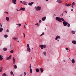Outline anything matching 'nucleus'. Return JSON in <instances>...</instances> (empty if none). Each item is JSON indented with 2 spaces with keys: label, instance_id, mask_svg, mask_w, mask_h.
<instances>
[{
  "label": "nucleus",
  "instance_id": "nucleus-45",
  "mask_svg": "<svg viewBox=\"0 0 76 76\" xmlns=\"http://www.w3.org/2000/svg\"><path fill=\"white\" fill-rule=\"evenodd\" d=\"M5 13H7V14H8V12H4Z\"/></svg>",
  "mask_w": 76,
  "mask_h": 76
},
{
  "label": "nucleus",
  "instance_id": "nucleus-50",
  "mask_svg": "<svg viewBox=\"0 0 76 76\" xmlns=\"http://www.w3.org/2000/svg\"><path fill=\"white\" fill-rule=\"evenodd\" d=\"M71 10L72 12H73V9H72Z\"/></svg>",
  "mask_w": 76,
  "mask_h": 76
},
{
  "label": "nucleus",
  "instance_id": "nucleus-2",
  "mask_svg": "<svg viewBox=\"0 0 76 76\" xmlns=\"http://www.w3.org/2000/svg\"><path fill=\"white\" fill-rule=\"evenodd\" d=\"M56 20H58V21H59L60 22H61L62 21H61V18L58 17H56Z\"/></svg>",
  "mask_w": 76,
  "mask_h": 76
},
{
  "label": "nucleus",
  "instance_id": "nucleus-64",
  "mask_svg": "<svg viewBox=\"0 0 76 76\" xmlns=\"http://www.w3.org/2000/svg\"><path fill=\"white\" fill-rule=\"evenodd\" d=\"M31 60H32V57H31Z\"/></svg>",
  "mask_w": 76,
  "mask_h": 76
},
{
  "label": "nucleus",
  "instance_id": "nucleus-40",
  "mask_svg": "<svg viewBox=\"0 0 76 76\" xmlns=\"http://www.w3.org/2000/svg\"><path fill=\"white\" fill-rule=\"evenodd\" d=\"M65 49L66 50H67V51H69V48H65Z\"/></svg>",
  "mask_w": 76,
  "mask_h": 76
},
{
  "label": "nucleus",
  "instance_id": "nucleus-31",
  "mask_svg": "<svg viewBox=\"0 0 76 76\" xmlns=\"http://www.w3.org/2000/svg\"><path fill=\"white\" fill-rule=\"evenodd\" d=\"M61 21L62 20L63 22H64L65 21V20H64V19L63 18H61Z\"/></svg>",
  "mask_w": 76,
  "mask_h": 76
},
{
  "label": "nucleus",
  "instance_id": "nucleus-19",
  "mask_svg": "<svg viewBox=\"0 0 76 76\" xmlns=\"http://www.w3.org/2000/svg\"><path fill=\"white\" fill-rule=\"evenodd\" d=\"M6 19L7 22H9V18L8 17H6Z\"/></svg>",
  "mask_w": 76,
  "mask_h": 76
},
{
  "label": "nucleus",
  "instance_id": "nucleus-32",
  "mask_svg": "<svg viewBox=\"0 0 76 76\" xmlns=\"http://www.w3.org/2000/svg\"><path fill=\"white\" fill-rule=\"evenodd\" d=\"M67 26L68 27H70V24L68 23L67 24Z\"/></svg>",
  "mask_w": 76,
  "mask_h": 76
},
{
  "label": "nucleus",
  "instance_id": "nucleus-42",
  "mask_svg": "<svg viewBox=\"0 0 76 76\" xmlns=\"http://www.w3.org/2000/svg\"><path fill=\"white\" fill-rule=\"evenodd\" d=\"M6 32H9V31L8 29H7L6 31Z\"/></svg>",
  "mask_w": 76,
  "mask_h": 76
},
{
  "label": "nucleus",
  "instance_id": "nucleus-48",
  "mask_svg": "<svg viewBox=\"0 0 76 76\" xmlns=\"http://www.w3.org/2000/svg\"><path fill=\"white\" fill-rule=\"evenodd\" d=\"M31 4H34V2H31Z\"/></svg>",
  "mask_w": 76,
  "mask_h": 76
},
{
  "label": "nucleus",
  "instance_id": "nucleus-53",
  "mask_svg": "<svg viewBox=\"0 0 76 76\" xmlns=\"http://www.w3.org/2000/svg\"><path fill=\"white\" fill-rule=\"evenodd\" d=\"M24 27L25 28H26V26L25 25H24Z\"/></svg>",
  "mask_w": 76,
  "mask_h": 76
},
{
  "label": "nucleus",
  "instance_id": "nucleus-62",
  "mask_svg": "<svg viewBox=\"0 0 76 76\" xmlns=\"http://www.w3.org/2000/svg\"><path fill=\"white\" fill-rule=\"evenodd\" d=\"M45 30H47V29H46V28H45Z\"/></svg>",
  "mask_w": 76,
  "mask_h": 76
},
{
  "label": "nucleus",
  "instance_id": "nucleus-44",
  "mask_svg": "<svg viewBox=\"0 0 76 76\" xmlns=\"http://www.w3.org/2000/svg\"><path fill=\"white\" fill-rule=\"evenodd\" d=\"M24 75H26V73L24 72Z\"/></svg>",
  "mask_w": 76,
  "mask_h": 76
},
{
  "label": "nucleus",
  "instance_id": "nucleus-3",
  "mask_svg": "<svg viewBox=\"0 0 76 76\" xmlns=\"http://www.w3.org/2000/svg\"><path fill=\"white\" fill-rule=\"evenodd\" d=\"M37 11H38V10H41V7L38 6L37 8L35 7Z\"/></svg>",
  "mask_w": 76,
  "mask_h": 76
},
{
  "label": "nucleus",
  "instance_id": "nucleus-30",
  "mask_svg": "<svg viewBox=\"0 0 76 76\" xmlns=\"http://www.w3.org/2000/svg\"><path fill=\"white\" fill-rule=\"evenodd\" d=\"M2 76H7V75H6V73H4L2 74Z\"/></svg>",
  "mask_w": 76,
  "mask_h": 76
},
{
  "label": "nucleus",
  "instance_id": "nucleus-35",
  "mask_svg": "<svg viewBox=\"0 0 76 76\" xmlns=\"http://www.w3.org/2000/svg\"><path fill=\"white\" fill-rule=\"evenodd\" d=\"M11 74L12 75H13V76H14V75H13V72L12 71H11L10 72Z\"/></svg>",
  "mask_w": 76,
  "mask_h": 76
},
{
  "label": "nucleus",
  "instance_id": "nucleus-14",
  "mask_svg": "<svg viewBox=\"0 0 76 76\" xmlns=\"http://www.w3.org/2000/svg\"><path fill=\"white\" fill-rule=\"evenodd\" d=\"M27 3L25 1H23L22 2V4H24V5H27V4H26Z\"/></svg>",
  "mask_w": 76,
  "mask_h": 76
},
{
  "label": "nucleus",
  "instance_id": "nucleus-43",
  "mask_svg": "<svg viewBox=\"0 0 76 76\" xmlns=\"http://www.w3.org/2000/svg\"><path fill=\"white\" fill-rule=\"evenodd\" d=\"M0 26L1 28H2L3 27V26H2V25H1V23L0 24Z\"/></svg>",
  "mask_w": 76,
  "mask_h": 76
},
{
  "label": "nucleus",
  "instance_id": "nucleus-37",
  "mask_svg": "<svg viewBox=\"0 0 76 76\" xmlns=\"http://www.w3.org/2000/svg\"><path fill=\"white\" fill-rule=\"evenodd\" d=\"M17 25H18L19 27H20V26H21V25H22L20 23L18 24H17Z\"/></svg>",
  "mask_w": 76,
  "mask_h": 76
},
{
  "label": "nucleus",
  "instance_id": "nucleus-34",
  "mask_svg": "<svg viewBox=\"0 0 76 76\" xmlns=\"http://www.w3.org/2000/svg\"><path fill=\"white\" fill-rule=\"evenodd\" d=\"M75 2H73L72 4V6H75Z\"/></svg>",
  "mask_w": 76,
  "mask_h": 76
},
{
  "label": "nucleus",
  "instance_id": "nucleus-55",
  "mask_svg": "<svg viewBox=\"0 0 76 76\" xmlns=\"http://www.w3.org/2000/svg\"><path fill=\"white\" fill-rule=\"evenodd\" d=\"M64 62H66V61L64 60Z\"/></svg>",
  "mask_w": 76,
  "mask_h": 76
},
{
  "label": "nucleus",
  "instance_id": "nucleus-56",
  "mask_svg": "<svg viewBox=\"0 0 76 76\" xmlns=\"http://www.w3.org/2000/svg\"><path fill=\"white\" fill-rule=\"evenodd\" d=\"M46 1H48V0H46Z\"/></svg>",
  "mask_w": 76,
  "mask_h": 76
},
{
  "label": "nucleus",
  "instance_id": "nucleus-8",
  "mask_svg": "<svg viewBox=\"0 0 76 76\" xmlns=\"http://www.w3.org/2000/svg\"><path fill=\"white\" fill-rule=\"evenodd\" d=\"M56 2H58V3H59L61 4L62 3H63V1L61 0H57Z\"/></svg>",
  "mask_w": 76,
  "mask_h": 76
},
{
  "label": "nucleus",
  "instance_id": "nucleus-39",
  "mask_svg": "<svg viewBox=\"0 0 76 76\" xmlns=\"http://www.w3.org/2000/svg\"><path fill=\"white\" fill-rule=\"evenodd\" d=\"M28 4L29 5V6H32V4H31V3H28Z\"/></svg>",
  "mask_w": 76,
  "mask_h": 76
},
{
  "label": "nucleus",
  "instance_id": "nucleus-33",
  "mask_svg": "<svg viewBox=\"0 0 76 76\" xmlns=\"http://www.w3.org/2000/svg\"><path fill=\"white\" fill-rule=\"evenodd\" d=\"M4 37L5 38H7V37H8V36L6 34L4 36Z\"/></svg>",
  "mask_w": 76,
  "mask_h": 76
},
{
  "label": "nucleus",
  "instance_id": "nucleus-17",
  "mask_svg": "<svg viewBox=\"0 0 76 76\" xmlns=\"http://www.w3.org/2000/svg\"><path fill=\"white\" fill-rule=\"evenodd\" d=\"M40 70L41 73H43L44 72V70H43V68H40Z\"/></svg>",
  "mask_w": 76,
  "mask_h": 76
},
{
  "label": "nucleus",
  "instance_id": "nucleus-25",
  "mask_svg": "<svg viewBox=\"0 0 76 76\" xmlns=\"http://www.w3.org/2000/svg\"><path fill=\"white\" fill-rule=\"evenodd\" d=\"M47 47V45H43V48H45Z\"/></svg>",
  "mask_w": 76,
  "mask_h": 76
},
{
  "label": "nucleus",
  "instance_id": "nucleus-52",
  "mask_svg": "<svg viewBox=\"0 0 76 76\" xmlns=\"http://www.w3.org/2000/svg\"><path fill=\"white\" fill-rule=\"evenodd\" d=\"M64 12H65V13H67V11H65Z\"/></svg>",
  "mask_w": 76,
  "mask_h": 76
},
{
  "label": "nucleus",
  "instance_id": "nucleus-9",
  "mask_svg": "<svg viewBox=\"0 0 76 76\" xmlns=\"http://www.w3.org/2000/svg\"><path fill=\"white\" fill-rule=\"evenodd\" d=\"M13 59V63L14 64H15L16 63V61H15V58L14 57H13L12 58Z\"/></svg>",
  "mask_w": 76,
  "mask_h": 76
},
{
  "label": "nucleus",
  "instance_id": "nucleus-27",
  "mask_svg": "<svg viewBox=\"0 0 76 76\" xmlns=\"http://www.w3.org/2000/svg\"><path fill=\"white\" fill-rule=\"evenodd\" d=\"M44 35V32H42V34H41L40 35H39L40 37H41L42 36V35Z\"/></svg>",
  "mask_w": 76,
  "mask_h": 76
},
{
  "label": "nucleus",
  "instance_id": "nucleus-60",
  "mask_svg": "<svg viewBox=\"0 0 76 76\" xmlns=\"http://www.w3.org/2000/svg\"><path fill=\"white\" fill-rule=\"evenodd\" d=\"M16 10H17V11H19V10H18V9H17Z\"/></svg>",
  "mask_w": 76,
  "mask_h": 76
},
{
  "label": "nucleus",
  "instance_id": "nucleus-47",
  "mask_svg": "<svg viewBox=\"0 0 76 76\" xmlns=\"http://www.w3.org/2000/svg\"><path fill=\"white\" fill-rule=\"evenodd\" d=\"M71 7L72 8V9H74V7H73V6L72 5Z\"/></svg>",
  "mask_w": 76,
  "mask_h": 76
},
{
  "label": "nucleus",
  "instance_id": "nucleus-7",
  "mask_svg": "<svg viewBox=\"0 0 76 76\" xmlns=\"http://www.w3.org/2000/svg\"><path fill=\"white\" fill-rule=\"evenodd\" d=\"M46 19V16H45L42 18V21H45Z\"/></svg>",
  "mask_w": 76,
  "mask_h": 76
},
{
  "label": "nucleus",
  "instance_id": "nucleus-57",
  "mask_svg": "<svg viewBox=\"0 0 76 76\" xmlns=\"http://www.w3.org/2000/svg\"><path fill=\"white\" fill-rule=\"evenodd\" d=\"M22 1H20V3H22Z\"/></svg>",
  "mask_w": 76,
  "mask_h": 76
},
{
  "label": "nucleus",
  "instance_id": "nucleus-61",
  "mask_svg": "<svg viewBox=\"0 0 76 76\" xmlns=\"http://www.w3.org/2000/svg\"><path fill=\"white\" fill-rule=\"evenodd\" d=\"M69 59H70V60L71 61H72V60L70 59V58H69Z\"/></svg>",
  "mask_w": 76,
  "mask_h": 76
},
{
  "label": "nucleus",
  "instance_id": "nucleus-28",
  "mask_svg": "<svg viewBox=\"0 0 76 76\" xmlns=\"http://www.w3.org/2000/svg\"><path fill=\"white\" fill-rule=\"evenodd\" d=\"M13 66L14 67L15 69H17V66L16 65H14Z\"/></svg>",
  "mask_w": 76,
  "mask_h": 76
},
{
  "label": "nucleus",
  "instance_id": "nucleus-4",
  "mask_svg": "<svg viewBox=\"0 0 76 76\" xmlns=\"http://www.w3.org/2000/svg\"><path fill=\"white\" fill-rule=\"evenodd\" d=\"M63 24L64 26H67V24H68V23L66 21H64L63 22Z\"/></svg>",
  "mask_w": 76,
  "mask_h": 76
},
{
  "label": "nucleus",
  "instance_id": "nucleus-6",
  "mask_svg": "<svg viewBox=\"0 0 76 76\" xmlns=\"http://www.w3.org/2000/svg\"><path fill=\"white\" fill-rule=\"evenodd\" d=\"M60 37L59 36H57L55 38V40L56 41H57L58 39H60Z\"/></svg>",
  "mask_w": 76,
  "mask_h": 76
},
{
  "label": "nucleus",
  "instance_id": "nucleus-59",
  "mask_svg": "<svg viewBox=\"0 0 76 76\" xmlns=\"http://www.w3.org/2000/svg\"><path fill=\"white\" fill-rule=\"evenodd\" d=\"M63 14H64V13H62V14L63 16Z\"/></svg>",
  "mask_w": 76,
  "mask_h": 76
},
{
  "label": "nucleus",
  "instance_id": "nucleus-5",
  "mask_svg": "<svg viewBox=\"0 0 76 76\" xmlns=\"http://www.w3.org/2000/svg\"><path fill=\"white\" fill-rule=\"evenodd\" d=\"M11 58H12V55H10L9 56L6 58V60H10Z\"/></svg>",
  "mask_w": 76,
  "mask_h": 76
},
{
  "label": "nucleus",
  "instance_id": "nucleus-16",
  "mask_svg": "<svg viewBox=\"0 0 76 76\" xmlns=\"http://www.w3.org/2000/svg\"><path fill=\"white\" fill-rule=\"evenodd\" d=\"M13 39L15 41H18V37H13Z\"/></svg>",
  "mask_w": 76,
  "mask_h": 76
},
{
  "label": "nucleus",
  "instance_id": "nucleus-29",
  "mask_svg": "<svg viewBox=\"0 0 76 76\" xmlns=\"http://www.w3.org/2000/svg\"><path fill=\"white\" fill-rule=\"evenodd\" d=\"M39 69H38V68L36 69V71L37 72H39Z\"/></svg>",
  "mask_w": 76,
  "mask_h": 76
},
{
  "label": "nucleus",
  "instance_id": "nucleus-18",
  "mask_svg": "<svg viewBox=\"0 0 76 76\" xmlns=\"http://www.w3.org/2000/svg\"><path fill=\"white\" fill-rule=\"evenodd\" d=\"M3 50L4 51H6L7 50V49L6 48H3Z\"/></svg>",
  "mask_w": 76,
  "mask_h": 76
},
{
  "label": "nucleus",
  "instance_id": "nucleus-26",
  "mask_svg": "<svg viewBox=\"0 0 76 76\" xmlns=\"http://www.w3.org/2000/svg\"><path fill=\"white\" fill-rule=\"evenodd\" d=\"M76 33V31H74L73 30L72 31V33L73 34H75V33Z\"/></svg>",
  "mask_w": 76,
  "mask_h": 76
},
{
  "label": "nucleus",
  "instance_id": "nucleus-63",
  "mask_svg": "<svg viewBox=\"0 0 76 76\" xmlns=\"http://www.w3.org/2000/svg\"><path fill=\"white\" fill-rule=\"evenodd\" d=\"M19 42V41H18V42Z\"/></svg>",
  "mask_w": 76,
  "mask_h": 76
},
{
  "label": "nucleus",
  "instance_id": "nucleus-36",
  "mask_svg": "<svg viewBox=\"0 0 76 76\" xmlns=\"http://www.w3.org/2000/svg\"><path fill=\"white\" fill-rule=\"evenodd\" d=\"M30 73H32V69H30Z\"/></svg>",
  "mask_w": 76,
  "mask_h": 76
},
{
  "label": "nucleus",
  "instance_id": "nucleus-12",
  "mask_svg": "<svg viewBox=\"0 0 76 76\" xmlns=\"http://www.w3.org/2000/svg\"><path fill=\"white\" fill-rule=\"evenodd\" d=\"M39 47H40V48H41L42 50L43 49V45H40L39 46Z\"/></svg>",
  "mask_w": 76,
  "mask_h": 76
},
{
  "label": "nucleus",
  "instance_id": "nucleus-15",
  "mask_svg": "<svg viewBox=\"0 0 76 76\" xmlns=\"http://www.w3.org/2000/svg\"><path fill=\"white\" fill-rule=\"evenodd\" d=\"M2 57H3V56L0 55V61H2V60H3V58Z\"/></svg>",
  "mask_w": 76,
  "mask_h": 76
},
{
  "label": "nucleus",
  "instance_id": "nucleus-23",
  "mask_svg": "<svg viewBox=\"0 0 76 76\" xmlns=\"http://www.w3.org/2000/svg\"><path fill=\"white\" fill-rule=\"evenodd\" d=\"M20 9V10H23V11H25V7H21V9Z\"/></svg>",
  "mask_w": 76,
  "mask_h": 76
},
{
  "label": "nucleus",
  "instance_id": "nucleus-20",
  "mask_svg": "<svg viewBox=\"0 0 76 76\" xmlns=\"http://www.w3.org/2000/svg\"><path fill=\"white\" fill-rule=\"evenodd\" d=\"M71 61L73 64H74L75 63V59H72V60H71Z\"/></svg>",
  "mask_w": 76,
  "mask_h": 76
},
{
  "label": "nucleus",
  "instance_id": "nucleus-1",
  "mask_svg": "<svg viewBox=\"0 0 76 76\" xmlns=\"http://www.w3.org/2000/svg\"><path fill=\"white\" fill-rule=\"evenodd\" d=\"M27 51H28V52H30L31 48H30V47L29 46V44H27Z\"/></svg>",
  "mask_w": 76,
  "mask_h": 76
},
{
  "label": "nucleus",
  "instance_id": "nucleus-41",
  "mask_svg": "<svg viewBox=\"0 0 76 76\" xmlns=\"http://www.w3.org/2000/svg\"><path fill=\"white\" fill-rule=\"evenodd\" d=\"M29 67L30 69H32V68H31V64H30V65Z\"/></svg>",
  "mask_w": 76,
  "mask_h": 76
},
{
  "label": "nucleus",
  "instance_id": "nucleus-21",
  "mask_svg": "<svg viewBox=\"0 0 76 76\" xmlns=\"http://www.w3.org/2000/svg\"><path fill=\"white\" fill-rule=\"evenodd\" d=\"M72 44H76V41L75 40L72 41Z\"/></svg>",
  "mask_w": 76,
  "mask_h": 76
},
{
  "label": "nucleus",
  "instance_id": "nucleus-13",
  "mask_svg": "<svg viewBox=\"0 0 76 76\" xmlns=\"http://www.w3.org/2000/svg\"><path fill=\"white\" fill-rule=\"evenodd\" d=\"M12 3L13 4H16V0H12Z\"/></svg>",
  "mask_w": 76,
  "mask_h": 76
},
{
  "label": "nucleus",
  "instance_id": "nucleus-51",
  "mask_svg": "<svg viewBox=\"0 0 76 76\" xmlns=\"http://www.w3.org/2000/svg\"><path fill=\"white\" fill-rule=\"evenodd\" d=\"M60 15L61 16H63V15H62V14H61V15Z\"/></svg>",
  "mask_w": 76,
  "mask_h": 76
},
{
  "label": "nucleus",
  "instance_id": "nucleus-38",
  "mask_svg": "<svg viewBox=\"0 0 76 76\" xmlns=\"http://www.w3.org/2000/svg\"><path fill=\"white\" fill-rule=\"evenodd\" d=\"M13 50H12L10 52V53H13Z\"/></svg>",
  "mask_w": 76,
  "mask_h": 76
},
{
  "label": "nucleus",
  "instance_id": "nucleus-24",
  "mask_svg": "<svg viewBox=\"0 0 76 76\" xmlns=\"http://www.w3.org/2000/svg\"><path fill=\"white\" fill-rule=\"evenodd\" d=\"M3 29L2 28L0 27V32H1L3 31Z\"/></svg>",
  "mask_w": 76,
  "mask_h": 76
},
{
  "label": "nucleus",
  "instance_id": "nucleus-58",
  "mask_svg": "<svg viewBox=\"0 0 76 76\" xmlns=\"http://www.w3.org/2000/svg\"><path fill=\"white\" fill-rule=\"evenodd\" d=\"M22 74H21V75H20V76H22Z\"/></svg>",
  "mask_w": 76,
  "mask_h": 76
},
{
  "label": "nucleus",
  "instance_id": "nucleus-49",
  "mask_svg": "<svg viewBox=\"0 0 76 76\" xmlns=\"http://www.w3.org/2000/svg\"><path fill=\"white\" fill-rule=\"evenodd\" d=\"M39 23H41V20H39Z\"/></svg>",
  "mask_w": 76,
  "mask_h": 76
},
{
  "label": "nucleus",
  "instance_id": "nucleus-10",
  "mask_svg": "<svg viewBox=\"0 0 76 76\" xmlns=\"http://www.w3.org/2000/svg\"><path fill=\"white\" fill-rule=\"evenodd\" d=\"M47 53V52L46 51H44L43 52V55H44L45 57H46L47 56V55L46 54V53Z\"/></svg>",
  "mask_w": 76,
  "mask_h": 76
},
{
  "label": "nucleus",
  "instance_id": "nucleus-54",
  "mask_svg": "<svg viewBox=\"0 0 76 76\" xmlns=\"http://www.w3.org/2000/svg\"><path fill=\"white\" fill-rule=\"evenodd\" d=\"M23 34L24 36H25V33H23Z\"/></svg>",
  "mask_w": 76,
  "mask_h": 76
},
{
  "label": "nucleus",
  "instance_id": "nucleus-46",
  "mask_svg": "<svg viewBox=\"0 0 76 76\" xmlns=\"http://www.w3.org/2000/svg\"><path fill=\"white\" fill-rule=\"evenodd\" d=\"M35 25H37V26L38 25V23H37L36 24H35Z\"/></svg>",
  "mask_w": 76,
  "mask_h": 76
},
{
  "label": "nucleus",
  "instance_id": "nucleus-11",
  "mask_svg": "<svg viewBox=\"0 0 76 76\" xmlns=\"http://www.w3.org/2000/svg\"><path fill=\"white\" fill-rule=\"evenodd\" d=\"M71 4H68L67 3L65 4L66 6L67 7H69V6H71Z\"/></svg>",
  "mask_w": 76,
  "mask_h": 76
},
{
  "label": "nucleus",
  "instance_id": "nucleus-22",
  "mask_svg": "<svg viewBox=\"0 0 76 76\" xmlns=\"http://www.w3.org/2000/svg\"><path fill=\"white\" fill-rule=\"evenodd\" d=\"M3 70V67L1 66L0 67V72H1Z\"/></svg>",
  "mask_w": 76,
  "mask_h": 76
}]
</instances>
